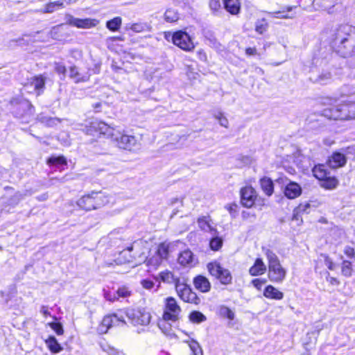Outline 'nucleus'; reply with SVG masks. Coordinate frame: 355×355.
<instances>
[{
    "instance_id": "obj_31",
    "label": "nucleus",
    "mask_w": 355,
    "mask_h": 355,
    "mask_svg": "<svg viewBox=\"0 0 355 355\" xmlns=\"http://www.w3.org/2000/svg\"><path fill=\"white\" fill-rule=\"evenodd\" d=\"M63 2L60 1L51 2L46 4L44 9H41L40 12L43 13H51L60 8H63Z\"/></svg>"
},
{
    "instance_id": "obj_58",
    "label": "nucleus",
    "mask_w": 355,
    "mask_h": 355,
    "mask_svg": "<svg viewBox=\"0 0 355 355\" xmlns=\"http://www.w3.org/2000/svg\"><path fill=\"white\" fill-rule=\"evenodd\" d=\"M164 39L166 40L168 42H172L174 44V37H175V32H164Z\"/></svg>"
},
{
    "instance_id": "obj_55",
    "label": "nucleus",
    "mask_w": 355,
    "mask_h": 355,
    "mask_svg": "<svg viewBox=\"0 0 355 355\" xmlns=\"http://www.w3.org/2000/svg\"><path fill=\"white\" fill-rule=\"evenodd\" d=\"M270 15L271 17L277 18V19L291 18V17H289L287 15H284V12H279V11L270 12Z\"/></svg>"
},
{
    "instance_id": "obj_63",
    "label": "nucleus",
    "mask_w": 355,
    "mask_h": 355,
    "mask_svg": "<svg viewBox=\"0 0 355 355\" xmlns=\"http://www.w3.org/2000/svg\"><path fill=\"white\" fill-rule=\"evenodd\" d=\"M262 282L259 279L252 280V284L257 288H259Z\"/></svg>"
},
{
    "instance_id": "obj_11",
    "label": "nucleus",
    "mask_w": 355,
    "mask_h": 355,
    "mask_svg": "<svg viewBox=\"0 0 355 355\" xmlns=\"http://www.w3.org/2000/svg\"><path fill=\"white\" fill-rule=\"evenodd\" d=\"M64 20L67 24L77 27L78 28H90L96 26L98 24V21L95 19H79L74 17L69 14L65 15Z\"/></svg>"
},
{
    "instance_id": "obj_5",
    "label": "nucleus",
    "mask_w": 355,
    "mask_h": 355,
    "mask_svg": "<svg viewBox=\"0 0 355 355\" xmlns=\"http://www.w3.org/2000/svg\"><path fill=\"white\" fill-rule=\"evenodd\" d=\"M350 114L347 103H343L326 108L322 111L321 116L334 120H349Z\"/></svg>"
},
{
    "instance_id": "obj_18",
    "label": "nucleus",
    "mask_w": 355,
    "mask_h": 355,
    "mask_svg": "<svg viewBox=\"0 0 355 355\" xmlns=\"http://www.w3.org/2000/svg\"><path fill=\"white\" fill-rule=\"evenodd\" d=\"M211 219L208 216H202L198 220V224L200 230L204 232H209L212 236L217 233L216 230L212 226Z\"/></svg>"
},
{
    "instance_id": "obj_42",
    "label": "nucleus",
    "mask_w": 355,
    "mask_h": 355,
    "mask_svg": "<svg viewBox=\"0 0 355 355\" xmlns=\"http://www.w3.org/2000/svg\"><path fill=\"white\" fill-rule=\"evenodd\" d=\"M268 28V24L265 19L258 20L255 24V31L259 34L264 33Z\"/></svg>"
},
{
    "instance_id": "obj_6",
    "label": "nucleus",
    "mask_w": 355,
    "mask_h": 355,
    "mask_svg": "<svg viewBox=\"0 0 355 355\" xmlns=\"http://www.w3.org/2000/svg\"><path fill=\"white\" fill-rule=\"evenodd\" d=\"M125 315L129 322L134 326H146L150 322V314L144 309H128L125 311Z\"/></svg>"
},
{
    "instance_id": "obj_45",
    "label": "nucleus",
    "mask_w": 355,
    "mask_h": 355,
    "mask_svg": "<svg viewBox=\"0 0 355 355\" xmlns=\"http://www.w3.org/2000/svg\"><path fill=\"white\" fill-rule=\"evenodd\" d=\"M209 245L212 250H218L223 245V239L216 236L211 239Z\"/></svg>"
},
{
    "instance_id": "obj_62",
    "label": "nucleus",
    "mask_w": 355,
    "mask_h": 355,
    "mask_svg": "<svg viewBox=\"0 0 355 355\" xmlns=\"http://www.w3.org/2000/svg\"><path fill=\"white\" fill-rule=\"evenodd\" d=\"M245 53L248 55H253L256 54L257 49L255 48H247L245 50Z\"/></svg>"
},
{
    "instance_id": "obj_26",
    "label": "nucleus",
    "mask_w": 355,
    "mask_h": 355,
    "mask_svg": "<svg viewBox=\"0 0 355 355\" xmlns=\"http://www.w3.org/2000/svg\"><path fill=\"white\" fill-rule=\"evenodd\" d=\"M164 260L155 252H150L146 260V265L151 269H157L161 266Z\"/></svg>"
},
{
    "instance_id": "obj_25",
    "label": "nucleus",
    "mask_w": 355,
    "mask_h": 355,
    "mask_svg": "<svg viewBox=\"0 0 355 355\" xmlns=\"http://www.w3.org/2000/svg\"><path fill=\"white\" fill-rule=\"evenodd\" d=\"M46 78L42 76H35L30 80V84L34 87V89L37 92V94H40L44 88Z\"/></svg>"
},
{
    "instance_id": "obj_17",
    "label": "nucleus",
    "mask_w": 355,
    "mask_h": 355,
    "mask_svg": "<svg viewBox=\"0 0 355 355\" xmlns=\"http://www.w3.org/2000/svg\"><path fill=\"white\" fill-rule=\"evenodd\" d=\"M302 189L300 186L295 182L288 183L284 189L285 196L290 199H294L301 194Z\"/></svg>"
},
{
    "instance_id": "obj_59",
    "label": "nucleus",
    "mask_w": 355,
    "mask_h": 355,
    "mask_svg": "<svg viewBox=\"0 0 355 355\" xmlns=\"http://www.w3.org/2000/svg\"><path fill=\"white\" fill-rule=\"evenodd\" d=\"M187 75L189 78L196 79L198 73L193 71V69L191 67H187Z\"/></svg>"
},
{
    "instance_id": "obj_20",
    "label": "nucleus",
    "mask_w": 355,
    "mask_h": 355,
    "mask_svg": "<svg viewBox=\"0 0 355 355\" xmlns=\"http://www.w3.org/2000/svg\"><path fill=\"white\" fill-rule=\"evenodd\" d=\"M266 271V266L263 263V260L260 258H257L254 263L249 269V273L252 276H258L263 274Z\"/></svg>"
},
{
    "instance_id": "obj_60",
    "label": "nucleus",
    "mask_w": 355,
    "mask_h": 355,
    "mask_svg": "<svg viewBox=\"0 0 355 355\" xmlns=\"http://www.w3.org/2000/svg\"><path fill=\"white\" fill-rule=\"evenodd\" d=\"M334 143V140L332 138H331V137L325 138V139H323V144L325 146H330Z\"/></svg>"
},
{
    "instance_id": "obj_50",
    "label": "nucleus",
    "mask_w": 355,
    "mask_h": 355,
    "mask_svg": "<svg viewBox=\"0 0 355 355\" xmlns=\"http://www.w3.org/2000/svg\"><path fill=\"white\" fill-rule=\"evenodd\" d=\"M238 205L235 203L228 204L225 206V209L229 211L232 218H235L238 214Z\"/></svg>"
},
{
    "instance_id": "obj_29",
    "label": "nucleus",
    "mask_w": 355,
    "mask_h": 355,
    "mask_svg": "<svg viewBox=\"0 0 355 355\" xmlns=\"http://www.w3.org/2000/svg\"><path fill=\"white\" fill-rule=\"evenodd\" d=\"M313 173L314 176L321 181L329 175L324 165L315 166L313 169Z\"/></svg>"
},
{
    "instance_id": "obj_40",
    "label": "nucleus",
    "mask_w": 355,
    "mask_h": 355,
    "mask_svg": "<svg viewBox=\"0 0 355 355\" xmlns=\"http://www.w3.org/2000/svg\"><path fill=\"white\" fill-rule=\"evenodd\" d=\"M164 19L167 22H175L178 20L179 15L175 10L168 9L164 13Z\"/></svg>"
},
{
    "instance_id": "obj_2",
    "label": "nucleus",
    "mask_w": 355,
    "mask_h": 355,
    "mask_svg": "<svg viewBox=\"0 0 355 355\" xmlns=\"http://www.w3.org/2000/svg\"><path fill=\"white\" fill-rule=\"evenodd\" d=\"M268 261V278L272 282L282 283L286 276V270L282 267L277 256L271 250L266 251Z\"/></svg>"
},
{
    "instance_id": "obj_15",
    "label": "nucleus",
    "mask_w": 355,
    "mask_h": 355,
    "mask_svg": "<svg viewBox=\"0 0 355 355\" xmlns=\"http://www.w3.org/2000/svg\"><path fill=\"white\" fill-rule=\"evenodd\" d=\"M69 73V78L76 83L87 82L90 76L88 72H81L75 66L70 67Z\"/></svg>"
},
{
    "instance_id": "obj_52",
    "label": "nucleus",
    "mask_w": 355,
    "mask_h": 355,
    "mask_svg": "<svg viewBox=\"0 0 355 355\" xmlns=\"http://www.w3.org/2000/svg\"><path fill=\"white\" fill-rule=\"evenodd\" d=\"M342 272L345 276H350L352 273L351 263L349 261H343L342 266Z\"/></svg>"
},
{
    "instance_id": "obj_47",
    "label": "nucleus",
    "mask_w": 355,
    "mask_h": 355,
    "mask_svg": "<svg viewBox=\"0 0 355 355\" xmlns=\"http://www.w3.org/2000/svg\"><path fill=\"white\" fill-rule=\"evenodd\" d=\"M214 117L218 121V123L221 126H223L225 128L228 127V120L225 116H223V113L220 112H218V113L214 114Z\"/></svg>"
},
{
    "instance_id": "obj_34",
    "label": "nucleus",
    "mask_w": 355,
    "mask_h": 355,
    "mask_svg": "<svg viewBox=\"0 0 355 355\" xmlns=\"http://www.w3.org/2000/svg\"><path fill=\"white\" fill-rule=\"evenodd\" d=\"M322 181L321 186L327 189H334L338 184V181L336 178L330 177L329 175Z\"/></svg>"
},
{
    "instance_id": "obj_53",
    "label": "nucleus",
    "mask_w": 355,
    "mask_h": 355,
    "mask_svg": "<svg viewBox=\"0 0 355 355\" xmlns=\"http://www.w3.org/2000/svg\"><path fill=\"white\" fill-rule=\"evenodd\" d=\"M141 284L143 286V288H144L147 290L152 289L155 286V283L152 280L147 279L141 280Z\"/></svg>"
},
{
    "instance_id": "obj_7",
    "label": "nucleus",
    "mask_w": 355,
    "mask_h": 355,
    "mask_svg": "<svg viewBox=\"0 0 355 355\" xmlns=\"http://www.w3.org/2000/svg\"><path fill=\"white\" fill-rule=\"evenodd\" d=\"M176 291L179 297L188 303L198 305L200 303L201 300L197 294L192 291L191 287L183 282L176 283Z\"/></svg>"
},
{
    "instance_id": "obj_10",
    "label": "nucleus",
    "mask_w": 355,
    "mask_h": 355,
    "mask_svg": "<svg viewBox=\"0 0 355 355\" xmlns=\"http://www.w3.org/2000/svg\"><path fill=\"white\" fill-rule=\"evenodd\" d=\"M112 140L116 142L120 148L131 150L137 144V139L134 136L128 135L117 130L112 135Z\"/></svg>"
},
{
    "instance_id": "obj_48",
    "label": "nucleus",
    "mask_w": 355,
    "mask_h": 355,
    "mask_svg": "<svg viewBox=\"0 0 355 355\" xmlns=\"http://www.w3.org/2000/svg\"><path fill=\"white\" fill-rule=\"evenodd\" d=\"M113 326V320H112V315H106L103 318L101 322V328L105 327V332L107 331L111 327Z\"/></svg>"
},
{
    "instance_id": "obj_49",
    "label": "nucleus",
    "mask_w": 355,
    "mask_h": 355,
    "mask_svg": "<svg viewBox=\"0 0 355 355\" xmlns=\"http://www.w3.org/2000/svg\"><path fill=\"white\" fill-rule=\"evenodd\" d=\"M49 325L58 335H62L64 333L63 327L60 322H50Z\"/></svg>"
},
{
    "instance_id": "obj_12",
    "label": "nucleus",
    "mask_w": 355,
    "mask_h": 355,
    "mask_svg": "<svg viewBox=\"0 0 355 355\" xmlns=\"http://www.w3.org/2000/svg\"><path fill=\"white\" fill-rule=\"evenodd\" d=\"M180 311V307L173 297H168L166 300L165 310L163 315V318L165 320L173 322L177 320Z\"/></svg>"
},
{
    "instance_id": "obj_19",
    "label": "nucleus",
    "mask_w": 355,
    "mask_h": 355,
    "mask_svg": "<svg viewBox=\"0 0 355 355\" xmlns=\"http://www.w3.org/2000/svg\"><path fill=\"white\" fill-rule=\"evenodd\" d=\"M178 261L181 265L185 266L195 264L196 260L193 252L189 250H187L180 254Z\"/></svg>"
},
{
    "instance_id": "obj_14",
    "label": "nucleus",
    "mask_w": 355,
    "mask_h": 355,
    "mask_svg": "<svg viewBox=\"0 0 355 355\" xmlns=\"http://www.w3.org/2000/svg\"><path fill=\"white\" fill-rule=\"evenodd\" d=\"M347 157L344 153L334 152L327 159V164L331 168L343 167L346 164Z\"/></svg>"
},
{
    "instance_id": "obj_21",
    "label": "nucleus",
    "mask_w": 355,
    "mask_h": 355,
    "mask_svg": "<svg viewBox=\"0 0 355 355\" xmlns=\"http://www.w3.org/2000/svg\"><path fill=\"white\" fill-rule=\"evenodd\" d=\"M263 295L266 298L277 300H282L284 297V293L272 285H268L265 288Z\"/></svg>"
},
{
    "instance_id": "obj_9",
    "label": "nucleus",
    "mask_w": 355,
    "mask_h": 355,
    "mask_svg": "<svg viewBox=\"0 0 355 355\" xmlns=\"http://www.w3.org/2000/svg\"><path fill=\"white\" fill-rule=\"evenodd\" d=\"M86 131L89 135H94L95 132H98L99 134L107 135L112 139V135L116 133L117 130L102 121H98L95 119L89 123V127L87 128Z\"/></svg>"
},
{
    "instance_id": "obj_36",
    "label": "nucleus",
    "mask_w": 355,
    "mask_h": 355,
    "mask_svg": "<svg viewBox=\"0 0 355 355\" xmlns=\"http://www.w3.org/2000/svg\"><path fill=\"white\" fill-rule=\"evenodd\" d=\"M205 37L206 40L209 42V45L210 46L216 49H220L221 44L218 42L217 39L211 32H206L205 33Z\"/></svg>"
},
{
    "instance_id": "obj_39",
    "label": "nucleus",
    "mask_w": 355,
    "mask_h": 355,
    "mask_svg": "<svg viewBox=\"0 0 355 355\" xmlns=\"http://www.w3.org/2000/svg\"><path fill=\"white\" fill-rule=\"evenodd\" d=\"M132 289H130V287L126 286H122L119 287L117 289L116 293V297H118V299L119 297L128 298V297H130V296H132Z\"/></svg>"
},
{
    "instance_id": "obj_13",
    "label": "nucleus",
    "mask_w": 355,
    "mask_h": 355,
    "mask_svg": "<svg viewBox=\"0 0 355 355\" xmlns=\"http://www.w3.org/2000/svg\"><path fill=\"white\" fill-rule=\"evenodd\" d=\"M255 190L252 187H245L241 190V204L248 208L252 207L256 200Z\"/></svg>"
},
{
    "instance_id": "obj_32",
    "label": "nucleus",
    "mask_w": 355,
    "mask_h": 355,
    "mask_svg": "<svg viewBox=\"0 0 355 355\" xmlns=\"http://www.w3.org/2000/svg\"><path fill=\"white\" fill-rule=\"evenodd\" d=\"M135 33H144L150 31V26L147 23L138 22L130 25L129 28Z\"/></svg>"
},
{
    "instance_id": "obj_43",
    "label": "nucleus",
    "mask_w": 355,
    "mask_h": 355,
    "mask_svg": "<svg viewBox=\"0 0 355 355\" xmlns=\"http://www.w3.org/2000/svg\"><path fill=\"white\" fill-rule=\"evenodd\" d=\"M189 347L191 351L192 355H202V350L198 342L191 340L189 342Z\"/></svg>"
},
{
    "instance_id": "obj_33",
    "label": "nucleus",
    "mask_w": 355,
    "mask_h": 355,
    "mask_svg": "<svg viewBox=\"0 0 355 355\" xmlns=\"http://www.w3.org/2000/svg\"><path fill=\"white\" fill-rule=\"evenodd\" d=\"M112 320H113V326H121L126 323L125 320V311H120L116 313L112 314Z\"/></svg>"
},
{
    "instance_id": "obj_27",
    "label": "nucleus",
    "mask_w": 355,
    "mask_h": 355,
    "mask_svg": "<svg viewBox=\"0 0 355 355\" xmlns=\"http://www.w3.org/2000/svg\"><path fill=\"white\" fill-rule=\"evenodd\" d=\"M260 184L263 191L268 196L273 193L274 185L272 180L268 178H263L260 180Z\"/></svg>"
},
{
    "instance_id": "obj_46",
    "label": "nucleus",
    "mask_w": 355,
    "mask_h": 355,
    "mask_svg": "<svg viewBox=\"0 0 355 355\" xmlns=\"http://www.w3.org/2000/svg\"><path fill=\"white\" fill-rule=\"evenodd\" d=\"M220 313L222 316L226 317L229 320H234V313L227 306H221L220 309Z\"/></svg>"
},
{
    "instance_id": "obj_16",
    "label": "nucleus",
    "mask_w": 355,
    "mask_h": 355,
    "mask_svg": "<svg viewBox=\"0 0 355 355\" xmlns=\"http://www.w3.org/2000/svg\"><path fill=\"white\" fill-rule=\"evenodd\" d=\"M193 283L195 288L202 293H207L211 289V284L209 279L202 275L196 276L193 279Z\"/></svg>"
},
{
    "instance_id": "obj_23",
    "label": "nucleus",
    "mask_w": 355,
    "mask_h": 355,
    "mask_svg": "<svg viewBox=\"0 0 355 355\" xmlns=\"http://www.w3.org/2000/svg\"><path fill=\"white\" fill-rule=\"evenodd\" d=\"M225 9L231 15H237L241 10V4L239 0H223Z\"/></svg>"
},
{
    "instance_id": "obj_24",
    "label": "nucleus",
    "mask_w": 355,
    "mask_h": 355,
    "mask_svg": "<svg viewBox=\"0 0 355 355\" xmlns=\"http://www.w3.org/2000/svg\"><path fill=\"white\" fill-rule=\"evenodd\" d=\"M310 79L316 83L324 85L331 79V73L328 71H322L319 74L312 73Z\"/></svg>"
},
{
    "instance_id": "obj_61",
    "label": "nucleus",
    "mask_w": 355,
    "mask_h": 355,
    "mask_svg": "<svg viewBox=\"0 0 355 355\" xmlns=\"http://www.w3.org/2000/svg\"><path fill=\"white\" fill-rule=\"evenodd\" d=\"M40 312L45 316L51 315L50 312L48 310L47 306H42L40 309Z\"/></svg>"
},
{
    "instance_id": "obj_37",
    "label": "nucleus",
    "mask_w": 355,
    "mask_h": 355,
    "mask_svg": "<svg viewBox=\"0 0 355 355\" xmlns=\"http://www.w3.org/2000/svg\"><path fill=\"white\" fill-rule=\"evenodd\" d=\"M29 195H31V193L27 190L23 192L18 191L10 198V204L12 205H17L25 196Z\"/></svg>"
},
{
    "instance_id": "obj_64",
    "label": "nucleus",
    "mask_w": 355,
    "mask_h": 355,
    "mask_svg": "<svg viewBox=\"0 0 355 355\" xmlns=\"http://www.w3.org/2000/svg\"><path fill=\"white\" fill-rule=\"evenodd\" d=\"M310 207V205L309 204H306L304 206L302 205H300L299 207H298V211L300 212V211H306V209H309Z\"/></svg>"
},
{
    "instance_id": "obj_28",
    "label": "nucleus",
    "mask_w": 355,
    "mask_h": 355,
    "mask_svg": "<svg viewBox=\"0 0 355 355\" xmlns=\"http://www.w3.org/2000/svg\"><path fill=\"white\" fill-rule=\"evenodd\" d=\"M46 344L47 345L49 350L53 353H58L63 349L54 336H49L46 340Z\"/></svg>"
},
{
    "instance_id": "obj_22",
    "label": "nucleus",
    "mask_w": 355,
    "mask_h": 355,
    "mask_svg": "<svg viewBox=\"0 0 355 355\" xmlns=\"http://www.w3.org/2000/svg\"><path fill=\"white\" fill-rule=\"evenodd\" d=\"M171 247L172 244L171 243L163 242L158 245L154 252L159 256L162 259L166 261L167 260L169 253L171 251Z\"/></svg>"
},
{
    "instance_id": "obj_51",
    "label": "nucleus",
    "mask_w": 355,
    "mask_h": 355,
    "mask_svg": "<svg viewBox=\"0 0 355 355\" xmlns=\"http://www.w3.org/2000/svg\"><path fill=\"white\" fill-rule=\"evenodd\" d=\"M209 7L211 10L214 12H217L222 10L220 0H210Z\"/></svg>"
},
{
    "instance_id": "obj_44",
    "label": "nucleus",
    "mask_w": 355,
    "mask_h": 355,
    "mask_svg": "<svg viewBox=\"0 0 355 355\" xmlns=\"http://www.w3.org/2000/svg\"><path fill=\"white\" fill-rule=\"evenodd\" d=\"M38 119L42 123H45L48 126H53L60 121L58 118H51L46 116H40Z\"/></svg>"
},
{
    "instance_id": "obj_57",
    "label": "nucleus",
    "mask_w": 355,
    "mask_h": 355,
    "mask_svg": "<svg viewBox=\"0 0 355 355\" xmlns=\"http://www.w3.org/2000/svg\"><path fill=\"white\" fill-rule=\"evenodd\" d=\"M55 70L57 73L64 74L66 72V67L60 63H55Z\"/></svg>"
},
{
    "instance_id": "obj_41",
    "label": "nucleus",
    "mask_w": 355,
    "mask_h": 355,
    "mask_svg": "<svg viewBox=\"0 0 355 355\" xmlns=\"http://www.w3.org/2000/svg\"><path fill=\"white\" fill-rule=\"evenodd\" d=\"M189 319L195 323H200L206 320V316L198 311H192L189 315Z\"/></svg>"
},
{
    "instance_id": "obj_38",
    "label": "nucleus",
    "mask_w": 355,
    "mask_h": 355,
    "mask_svg": "<svg viewBox=\"0 0 355 355\" xmlns=\"http://www.w3.org/2000/svg\"><path fill=\"white\" fill-rule=\"evenodd\" d=\"M47 164L51 166H58L61 165H66L67 160L64 156H51L48 159Z\"/></svg>"
},
{
    "instance_id": "obj_56",
    "label": "nucleus",
    "mask_w": 355,
    "mask_h": 355,
    "mask_svg": "<svg viewBox=\"0 0 355 355\" xmlns=\"http://www.w3.org/2000/svg\"><path fill=\"white\" fill-rule=\"evenodd\" d=\"M104 297L110 302H114L118 300V297H116V294H112L109 291H104Z\"/></svg>"
},
{
    "instance_id": "obj_54",
    "label": "nucleus",
    "mask_w": 355,
    "mask_h": 355,
    "mask_svg": "<svg viewBox=\"0 0 355 355\" xmlns=\"http://www.w3.org/2000/svg\"><path fill=\"white\" fill-rule=\"evenodd\" d=\"M347 104L350 114V119H355V102H349Z\"/></svg>"
},
{
    "instance_id": "obj_8",
    "label": "nucleus",
    "mask_w": 355,
    "mask_h": 355,
    "mask_svg": "<svg viewBox=\"0 0 355 355\" xmlns=\"http://www.w3.org/2000/svg\"><path fill=\"white\" fill-rule=\"evenodd\" d=\"M174 45L184 51H192L195 44L191 36L185 31H178L175 32Z\"/></svg>"
},
{
    "instance_id": "obj_30",
    "label": "nucleus",
    "mask_w": 355,
    "mask_h": 355,
    "mask_svg": "<svg viewBox=\"0 0 355 355\" xmlns=\"http://www.w3.org/2000/svg\"><path fill=\"white\" fill-rule=\"evenodd\" d=\"M159 277L164 282H166L168 284H174L175 286H176L177 282H180V281L178 278L175 277L173 274L171 272L168 271V270L162 272L159 274Z\"/></svg>"
},
{
    "instance_id": "obj_3",
    "label": "nucleus",
    "mask_w": 355,
    "mask_h": 355,
    "mask_svg": "<svg viewBox=\"0 0 355 355\" xmlns=\"http://www.w3.org/2000/svg\"><path fill=\"white\" fill-rule=\"evenodd\" d=\"M108 202L107 196L102 192L92 191L83 196L77 201V205L85 211L96 209Z\"/></svg>"
},
{
    "instance_id": "obj_4",
    "label": "nucleus",
    "mask_w": 355,
    "mask_h": 355,
    "mask_svg": "<svg viewBox=\"0 0 355 355\" xmlns=\"http://www.w3.org/2000/svg\"><path fill=\"white\" fill-rule=\"evenodd\" d=\"M209 274L224 285L232 283V277L229 270L224 268L217 262L209 263L207 266Z\"/></svg>"
},
{
    "instance_id": "obj_35",
    "label": "nucleus",
    "mask_w": 355,
    "mask_h": 355,
    "mask_svg": "<svg viewBox=\"0 0 355 355\" xmlns=\"http://www.w3.org/2000/svg\"><path fill=\"white\" fill-rule=\"evenodd\" d=\"M121 23V18L120 17H116L107 21L106 23V27L111 31H117L120 28Z\"/></svg>"
},
{
    "instance_id": "obj_1",
    "label": "nucleus",
    "mask_w": 355,
    "mask_h": 355,
    "mask_svg": "<svg viewBox=\"0 0 355 355\" xmlns=\"http://www.w3.org/2000/svg\"><path fill=\"white\" fill-rule=\"evenodd\" d=\"M330 40L333 48L340 51L342 48H347L349 43L355 42V27L340 25L332 31Z\"/></svg>"
}]
</instances>
